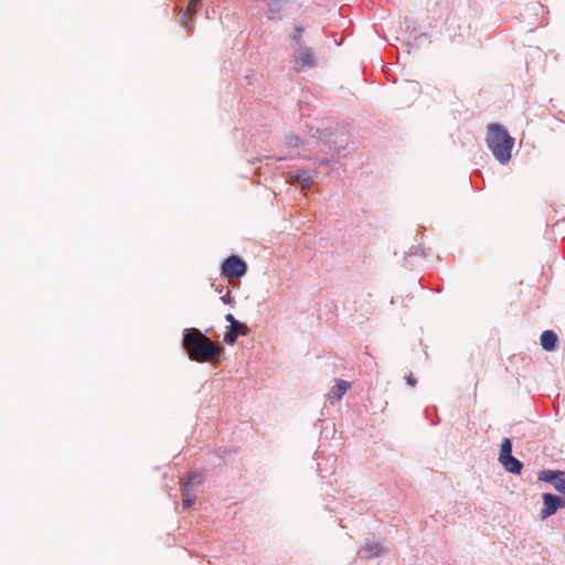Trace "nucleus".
<instances>
[{
	"mask_svg": "<svg viewBox=\"0 0 565 565\" xmlns=\"http://www.w3.org/2000/svg\"><path fill=\"white\" fill-rule=\"evenodd\" d=\"M183 347L189 358L198 362L214 359L221 350L218 344L211 342L195 328L184 330Z\"/></svg>",
	"mask_w": 565,
	"mask_h": 565,
	"instance_id": "obj_1",
	"label": "nucleus"
},
{
	"mask_svg": "<svg viewBox=\"0 0 565 565\" xmlns=\"http://www.w3.org/2000/svg\"><path fill=\"white\" fill-rule=\"evenodd\" d=\"M487 145L500 163L510 161L514 139L502 125L494 122L488 126Z\"/></svg>",
	"mask_w": 565,
	"mask_h": 565,
	"instance_id": "obj_2",
	"label": "nucleus"
},
{
	"mask_svg": "<svg viewBox=\"0 0 565 565\" xmlns=\"http://www.w3.org/2000/svg\"><path fill=\"white\" fill-rule=\"evenodd\" d=\"M247 266L238 256L232 255L222 265V274L228 278H241L246 274Z\"/></svg>",
	"mask_w": 565,
	"mask_h": 565,
	"instance_id": "obj_3",
	"label": "nucleus"
},
{
	"mask_svg": "<svg viewBox=\"0 0 565 565\" xmlns=\"http://www.w3.org/2000/svg\"><path fill=\"white\" fill-rule=\"evenodd\" d=\"M563 507H565L564 500L554 494L545 493L543 494V508L541 510L540 516L542 520H545L554 514L558 508Z\"/></svg>",
	"mask_w": 565,
	"mask_h": 565,
	"instance_id": "obj_4",
	"label": "nucleus"
},
{
	"mask_svg": "<svg viewBox=\"0 0 565 565\" xmlns=\"http://www.w3.org/2000/svg\"><path fill=\"white\" fill-rule=\"evenodd\" d=\"M313 175L306 170L290 171L287 175L289 183H297L302 190H308L313 185Z\"/></svg>",
	"mask_w": 565,
	"mask_h": 565,
	"instance_id": "obj_5",
	"label": "nucleus"
},
{
	"mask_svg": "<svg viewBox=\"0 0 565 565\" xmlns=\"http://www.w3.org/2000/svg\"><path fill=\"white\" fill-rule=\"evenodd\" d=\"M294 60L297 65L312 67L316 64V58L312 50L307 46H300L294 53Z\"/></svg>",
	"mask_w": 565,
	"mask_h": 565,
	"instance_id": "obj_6",
	"label": "nucleus"
},
{
	"mask_svg": "<svg viewBox=\"0 0 565 565\" xmlns=\"http://www.w3.org/2000/svg\"><path fill=\"white\" fill-rule=\"evenodd\" d=\"M385 553V548L380 543H365L358 552L361 559H372Z\"/></svg>",
	"mask_w": 565,
	"mask_h": 565,
	"instance_id": "obj_7",
	"label": "nucleus"
},
{
	"mask_svg": "<svg viewBox=\"0 0 565 565\" xmlns=\"http://www.w3.org/2000/svg\"><path fill=\"white\" fill-rule=\"evenodd\" d=\"M557 340V334L552 330H545L541 334V345L545 351H554Z\"/></svg>",
	"mask_w": 565,
	"mask_h": 565,
	"instance_id": "obj_8",
	"label": "nucleus"
},
{
	"mask_svg": "<svg viewBox=\"0 0 565 565\" xmlns=\"http://www.w3.org/2000/svg\"><path fill=\"white\" fill-rule=\"evenodd\" d=\"M504 469L511 473H520L522 470V462L513 456H508L500 460Z\"/></svg>",
	"mask_w": 565,
	"mask_h": 565,
	"instance_id": "obj_9",
	"label": "nucleus"
},
{
	"mask_svg": "<svg viewBox=\"0 0 565 565\" xmlns=\"http://www.w3.org/2000/svg\"><path fill=\"white\" fill-rule=\"evenodd\" d=\"M350 387V382L344 380H335L334 398L337 401H340Z\"/></svg>",
	"mask_w": 565,
	"mask_h": 565,
	"instance_id": "obj_10",
	"label": "nucleus"
},
{
	"mask_svg": "<svg viewBox=\"0 0 565 565\" xmlns=\"http://www.w3.org/2000/svg\"><path fill=\"white\" fill-rule=\"evenodd\" d=\"M202 482V476L199 473H191L188 476L186 480L182 483V488L184 491H190L193 486L200 484Z\"/></svg>",
	"mask_w": 565,
	"mask_h": 565,
	"instance_id": "obj_11",
	"label": "nucleus"
},
{
	"mask_svg": "<svg viewBox=\"0 0 565 565\" xmlns=\"http://www.w3.org/2000/svg\"><path fill=\"white\" fill-rule=\"evenodd\" d=\"M508 456H512V444L509 438H504L501 444L499 460Z\"/></svg>",
	"mask_w": 565,
	"mask_h": 565,
	"instance_id": "obj_12",
	"label": "nucleus"
},
{
	"mask_svg": "<svg viewBox=\"0 0 565 565\" xmlns=\"http://www.w3.org/2000/svg\"><path fill=\"white\" fill-rule=\"evenodd\" d=\"M561 471H554V470H545V471H542L540 473V480H543V481H546V482H550L552 484H554L558 473Z\"/></svg>",
	"mask_w": 565,
	"mask_h": 565,
	"instance_id": "obj_13",
	"label": "nucleus"
},
{
	"mask_svg": "<svg viewBox=\"0 0 565 565\" xmlns=\"http://www.w3.org/2000/svg\"><path fill=\"white\" fill-rule=\"evenodd\" d=\"M227 329H231V331H234V333H239L242 335H245L247 333V326L237 321L234 324H230Z\"/></svg>",
	"mask_w": 565,
	"mask_h": 565,
	"instance_id": "obj_14",
	"label": "nucleus"
},
{
	"mask_svg": "<svg viewBox=\"0 0 565 565\" xmlns=\"http://www.w3.org/2000/svg\"><path fill=\"white\" fill-rule=\"evenodd\" d=\"M553 487L558 491L563 492L565 490V472L561 471L553 484Z\"/></svg>",
	"mask_w": 565,
	"mask_h": 565,
	"instance_id": "obj_15",
	"label": "nucleus"
},
{
	"mask_svg": "<svg viewBox=\"0 0 565 565\" xmlns=\"http://www.w3.org/2000/svg\"><path fill=\"white\" fill-rule=\"evenodd\" d=\"M198 1L199 0H191L188 8L183 11V15H182L183 19L191 17L192 14L195 13Z\"/></svg>",
	"mask_w": 565,
	"mask_h": 565,
	"instance_id": "obj_16",
	"label": "nucleus"
},
{
	"mask_svg": "<svg viewBox=\"0 0 565 565\" xmlns=\"http://www.w3.org/2000/svg\"><path fill=\"white\" fill-rule=\"evenodd\" d=\"M302 33L303 28L302 26H296L294 30V33L291 34V39L296 44H300L302 41Z\"/></svg>",
	"mask_w": 565,
	"mask_h": 565,
	"instance_id": "obj_17",
	"label": "nucleus"
},
{
	"mask_svg": "<svg viewBox=\"0 0 565 565\" xmlns=\"http://www.w3.org/2000/svg\"><path fill=\"white\" fill-rule=\"evenodd\" d=\"M237 335L231 329H227V332L224 335V342L227 344H233L236 341Z\"/></svg>",
	"mask_w": 565,
	"mask_h": 565,
	"instance_id": "obj_18",
	"label": "nucleus"
},
{
	"mask_svg": "<svg viewBox=\"0 0 565 565\" xmlns=\"http://www.w3.org/2000/svg\"><path fill=\"white\" fill-rule=\"evenodd\" d=\"M287 145L290 147H298L300 145V138L298 136L287 137Z\"/></svg>",
	"mask_w": 565,
	"mask_h": 565,
	"instance_id": "obj_19",
	"label": "nucleus"
},
{
	"mask_svg": "<svg viewBox=\"0 0 565 565\" xmlns=\"http://www.w3.org/2000/svg\"><path fill=\"white\" fill-rule=\"evenodd\" d=\"M195 499L192 497H186L182 501V505L184 509H189L194 504Z\"/></svg>",
	"mask_w": 565,
	"mask_h": 565,
	"instance_id": "obj_20",
	"label": "nucleus"
},
{
	"mask_svg": "<svg viewBox=\"0 0 565 565\" xmlns=\"http://www.w3.org/2000/svg\"><path fill=\"white\" fill-rule=\"evenodd\" d=\"M221 300L225 303V305H231L233 302V297L231 295V291H227L224 296L221 297Z\"/></svg>",
	"mask_w": 565,
	"mask_h": 565,
	"instance_id": "obj_21",
	"label": "nucleus"
},
{
	"mask_svg": "<svg viewBox=\"0 0 565 565\" xmlns=\"http://www.w3.org/2000/svg\"><path fill=\"white\" fill-rule=\"evenodd\" d=\"M405 379L407 384L411 385L412 387L416 385V379L413 376L412 373H409Z\"/></svg>",
	"mask_w": 565,
	"mask_h": 565,
	"instance_id": "obj_22",
	"label": "nucleus"
},
{
	"mask_svg": "<svg viewBox=\"0 0 565 565\" xmlns=\"http://www.w3.org/2000/svg\"><path fill=\"white\" fill-rule=\"evenodd\" d=\"M225 320H226L227 322H230V324H234V323L236 322V320H235V318H234V316H233L232 313H227V315L225 316Z\"/></svg>",
	"mask_w": 565,
	"mask_h": 565,
	"instance_id": "obj_23",
	"label": "nucleus"
},
{
	"mask_svg": "<svg viewBox=\"0 0 565 565\" xmlns=\"http://www.w3.org/2000/svg\"><path fill=\"white\" fill-rule=\"evenodd\" d=\"M562 493H564V494H565V489L563 490V492H562Z\"/></svg>",
	"mask_w": 565,
	"mask_h": 565,
	"instance_id": "obj_24",
	"label": "nucleus"
}]
</instances>
